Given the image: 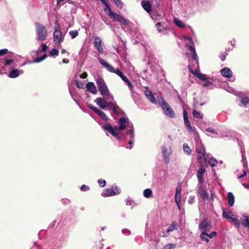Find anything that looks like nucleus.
Listing matches in <instances>:
<instances>
[{
    "mask_svg": "<svg viewBox=\"0 0 249 249\" xmlns=\"http://www.w3.org/2000/svg\"><path fill=\"white\" fill-rule=\"evenodd\" d=\"M53 41L55 44H58L61 42L62 39V34L61 31L59 30V27L58 25L55 27L53 32Z\"/></svg>",
    "mask_w": 249,
    "mask_h": 249,
    "instance_id": "nucleus-12",
    "label": "nucleus"
},
{
    "mask_svg": "<svg viewBox=\"0 0 249 249\" xmlns=\"http://www.w3.org/2000/svg\"><path fill=\"white\" fill-rule=\"evenodd\" d=\"M102 128L104 130H106L110 133L119 141H120L123 139L125 141H127V137H126V135L122 133L121 135H119L117 132L114 131V128L109 123H107L105 124L102 126Z\"/></svg>",
    "mask_w": 249,
    "mask_h": 249,
    "instance_id": "nucleus-4",
    "label": "nucleus"
},
{
    "mask_svg": "<svg viewBox=\"0 0 249 249\" xmlns=\"http://www.w3.org/2000/svg\"><path fill=\"white\" fill-rule=\"evenodd\" d=\"M193 115L194 118L196 119H202L203 118V115L202 114H201L199 112L195 110L193 111Z\"/></svg>",
    "mask_w": 249,
    "mask_h": 249,
    "instance_id": "nucleus-42",
    "label": "nucleus"
},
{
    "mask_svg": "<svg viewBox=\"0 0 249 249\" xmlns=\"http://www.w3.org/2000/svg\"><path fill=\"white\" fill-rule=\"evenodd\" d=\"M47 55L46 53H45L43 55V56L41 57H37L34 59L33 61L35 63H39L41 61L44 60L46 57Z\"/></svg>",
    "mask_w": 249,
    "mask_h": 249,
    "instance_id": "nucleus-41",
    "label": "nucleus"
},
{
    "mask_svg": "<svg viewBox=\"0 0 249 249\" xmlns=\"http://www.w3.org/2000/svg\"><path fill=\"white\" fill-rule=\"evenodd\" d=\"M36 33L37 36L36 39L37 40H44L47 36L45 27L42 24L38 23L36 24Z\"/></svg>",
    "mask_w": 249,
    "mask_h": 249,
    "instance_id": "nucleus-6",
    "label": "nucleus"
},
{
    "mask_svg": "<svg viewBox=\"0 0 249 249\" xmlns=\"http://www.w3.org/2000/svg\"><path fill=\"white\" fill-rule=\"evenodd\" d=\"M158 104L160 106L164 113L168 117L173 118L175 117V114L173 110L164 99L161 96H158Z\"/></svg>",
    "mask_w": 249,
    "mask_h": 249,
    "instance_id": "nucleus-3",
    "label": "nucleus"
},
{
    "mask_svg": "<svg viewBox=\"0 0 249 249\" xmlns=\"http://www.w3.org/2000/svg\"><path fill=\"white\" fill-rule=\"evenodd\" d=\"M188 69L189 71L195 75L199 79L202 81H206L208 80V76L205 74L199 72V64H198V67H196V70H193L190 65L188 66Z\"/></svg>",
    "mask_w": 249,
    "mask_h": 249,
    "instance_id": "nucleus-8",
    "label": "nucleus"
},
{
    "mask_svg": "<svg viewBox=\"0 0 249 249\" xmlns=\"http://www.w3.org/2000/svg\"><path fill=\"white\" fill-rule=\"evenodd\" d=\"M128 86L129 89L132 91V89H133L134 86L132 84V83L130 82L129 79H128L125 82H124Z\"/></svg>",
    "mask_w": 249,
    "mask_h": 249,
    "instance_id": "nucleus-59",
    "label": "nucleus"
},
{
    "mask_svg": "<svg viewBox=\"0 0 249 249\" xmlns=\"http://www.w3.org/2000/svg\"><path fill=\"white\" fill-rule=\"evenodd\" d=\"M150 15L153 19L157 21L160 20L164 16V13L161 11H153Z\"/></svg>",
    "mask_w": 249,
    "mask_h": 249,
    "instance_id": "nucleus-13",
    "label": "nucleus"
},
{
    "mask_svg": "<svg viewBox=\"0 0 249 249\" xmlns=\"http://www.w3.org/2000/svg\"><path fill=\"white\" fill-rule=\"evenodd\" d=\"M14 60L13 59H4V64L5 66H9L11 65L13 62Z\"/></svg>",
    "mask_w": 249,
    "mask_h": 249,
    "instance_id": "nucleus-62",
    "label": "nucleus"
},
{
    "mask_svg": "<svg viewBox=\"0 0 249 249\" xmlns=\"http://www.w3.org/2000/svg\"><path fill=\"white\" fill-rule=\"evenodd\" d=\"M128 86L129 89L132 91V89H133L134 86L132 84V83L130 82L129 79H128L125 82H124Z\"/></svg>",
    "mask_w": 249,
    "mask_h": 249,
    "instance_id": "nucleus-61",
    "label": "nucleus"
},
{
    "mask_svg": "<svg viewBox=\"0 0 249 249\" xmlns=\"http://www.w3.org/2000/svg\"><path fill=\"white\" fill-rule=\"evenodd\" d=\"M90 188L89 187L86 185H82L81 186L80 190L82 192H86L89 190Z\"/></svg>",
    "mask_w": 249,
    "mask_h": 249,
    "instance_id": "nucleus-56",
    "label": "nucleus"
},
{
    "mask_svg": "<svg viewBox=\"0 0 249 249\" xmlns=\"http://www.w3.org/2000/svg\"><path fill=\"white\" fill-rule=\"evenodd\" d=\"M245 218L241 220L242 225L249 229V216H244Z\"/></svg>",
    "mask_w": 249,
    "mask_h": 249,
    "instance_id": "nucleus-34",
    "label": "nucleus"
},
{
    "mask_svg": "<svg viewBox=\"0 0 249 249\" xmlns=\"http://www.w3.org/2000/svg\"><path fill=\"white\" fill-rule=\"evenodd\" d=\"M126 205L131 206L133 207L136 205V203H135L133 200L128 198L126 201Z\"/></svg>",
    "mask_w": 249,
    "mask_h": 249,
    "instance_id": "nucleus-50",
    "label": "nucleus"
},
{
    "mask_svg": "<svg viewBox=\"0 0 249 249\" xmlns=\"http://www.w3.org/2000/svg\"><path fill=\"white\" fill-rule=\"evenodd\" d=\"M128 86L129 89L132 91V89H133L134 86L132 84V83L130 82L129 79H128L125 82H124Z\"/></svg>",
    "mask_w": 249,
    "mask_h": 249,
    "instance_id": "nucleus-58",
    "label": "nucleus"
},
{
    "mask_svg": "<svg viewBox=\"0 0 249 249\" xmlns=\"http://www.w3.org/2000/svg\"><path fill=\"white\" fill-rule=\"evenodd\" d=\"M174 22L176 24V25L180 28H184L185 27V24L178 18H175L174 19Z\"/></svg>",
    "mask_w": 249,
    "mask_h": 249,
    "instance_id": "nucleus-35",
    "label": "nucleus"
},
{
    "mask_svg": "<svg viewBox=\"0 0 249 249\" xmlns=\"http://www.w3.org/2000/svg\"><path fill=\"white\" fill-rule=\"evenodd\" d=\"M183 148L185 153L188 155H190L191 154L192 150L187 143H185L183 144Z\"/></svg>",
    "mask_w": 249,
    "mask_h": 249,
    "instance_id": "nucleus-39",
    "label": "nucleus"
},
{
    "mask_svg": "<svg viewBox=\"0 0 249 249\" xmlns=\"http://www.w3.org/2000/svg\"><path fill=\"white\" fill-rule=\"evenodd\" d=\"M86 88L89 91L93 94H96L97 93L96 87L93 82H88L86 84Z\"/></svg>",
    "mask_w": 249,
    "mask_h": 249,
    "instance_id": "nucleus-24",
    "label": "nucleus"
},
{
    "mask_svg": "<svg viewBox=\"0 0 249 249\" xmlns=\"http://www.w3.org/2000/svg\"><path fill=\"white\" fill-rule=\"evenodd\" d=\"M121 193V189L116 184H113L110 189H107L104 190L101 194L103 197L114 196L119 195Z\"/></svg>",
    "mask_w": 249,
    "mask_h": 249,
    "instance_id": "nucleus-5",
    "label": "nucleus"
},
{
    "mask_svg": "<svg viewBox=\"0 0 249 249\" xmlns=\"http://www.w3.org/2000/svg\"><path fill=\"white\" fill-rule=\"evenodd\" d=\"M206 170L204 167H200L198 168L196 176L198 179V193L200 194L201 198L203 200H206L208 199L209 196L206 190L203 188V184L204 183L203 174L205 172Z\"/></svg>",
    "mask_w": 249,
    "mask_h": 249,
    "instance_id": "nucleus-1",
    "label": "nucleus"
},
{
    "mask_svg": "<svg viewBox=\"0 0 249 249\" xmlns=\"http://www.w3.org/2000/svg\"><path fill=\"white\" fill-rule=\"evenodd\" d=\"M228 203L230 206L232 207L234 203V196L231 192H229L227 195Z\"/></svg>",
    "mask_w": 249,
    "mask_h": 249,
    "instance_id": "nucleus-27",
    "label": "nucleus"
},
{
    "mask_svg": "<svg viewBox=\"0 0 249 249\" xmlns=\"http://www.w3.org/2000/svg\"><path fill=\"white\" fill-rule=\"evenodd\" d=\"M186 46L188 47V51L192 53L193 61H194V60L195 61V63L196 65V67L197 68L198 59L195 48L193 47L192 46L189 45H186Z\"/></svg>",
    "mask_w": 249,
    "mask_h": 249,
    "instance_id": "nucleus-20",
    "label": "nucleus"
},
{
    "mask_svg": "<svg viewBox=\"0 0 249 249\" xmlns=\"http://www.w3.org/2000/svg\"><path fill=\"white\" fill-rule=\"evenodd\" d=\"M131 126L130 129H128L126 131V135L127 137V141H134L135 140V134H134V128L132 123H130Z\"/></svg>",
    "mask_w": 249,
    "mask_h": 249,
    "instance_id": "nucleus-18",
    "label": "nucleus"
},
{
    "mask_svg": "<svg viewBox=\"0 0 249 249\" xmlns=\"http://www.w3.org/2000/svg\"><path fill=\"white\" fill-rule=\"evenodd\" d=\"M175 245L173 244H169L166 245H165L163 249H175Z\"/></svg>",
    "mask_w": 249,
    "mask_h": 249,
    "instance_id": "nucleus-63",
    "label": "nucleus"
},
{
    "mask_svg": "<svg viewBox=\"0 0 249 249\" xmlns=\"http://www.w3.org/2000/svg\"><path fill=\"white\" fill-rule=\"evenodd\" d=\"M130 123L131 122L127 117H121L118 121V124L119 125V126L117 128V129L119 131H122L125 129L126 127L129 128V129H130Z\"/></svg>",
    "mask_w": 249,
    "mask_h": 249,
    "instance_id": "nucleus-7",
    "label": "nucleus"
},
{
    "mask_svg": "<svg viewBox=\"0 0 249 249\" xmlns=\"http://www.w3.org/2000/svg\"><path fill=\"white\" fill-rule=\"evenodd\" d=\"M120 23L123 26H128L130 24H131L132 23L129 21L128 19H125L123 17L122 18V19H121Z\"/></svg>",
    "mask_w": 249,
    "mask_h": 249,
    "instance_id": "nucleus-43",
    "label": "nucleus"
},
{
    "mask_svg": "<svg viewBox=\"0 0 249 249\" xmlns=\"http://www.w3.org/2000/svg\"><path fill=\"white\" fill-rule=\"evenodd\" d=\"M102 3L106 6L105 10L108 12V15L110 16L111 15V13H113L111 10V8L107 3L106 0H101Z\"/></svg>",
    "mask_w": 249,
    "mask_h": 249,
    "instance_id": "nucleus-31",
    "label": "nucleus"
},
{
    "mask_svg": "<svg viewBox=\"0 0 249 249\" xmlns=\"http://www.w3.org/2000/svg\"><path fill=\"white\" fill-rule=\"evenodd\" d=\"M19 75V71L16 69L12 70L9 74V77L12 78H15Z\"/></svg>",
    "mask_w": 249,
    "mask_h": 249,
    "instance_id": "nucleus-30",
    "label": "nucleus"
},
{
    "mask_svg": "<svg viewBox=\"0 0 249 249\" xmlns=\"http://www.w3.org/2000/svg\"><path fill=\"white\" fill-rule=\"evenodd\" d=\"M69 34L71 36L72 39L75 38L78 35V32L77 30H71L69 32Z\"/></svg>",
    "mask_w": 249,
    "mask_h": 249,
    "instance_id": "nucleus-46",
    "label": "nucleus"
},
{
    "mask_svg": "<svg viewBox=\"0 0 249 249\" xmlns=\"http://www.w3.org/2000/svg\"><path fill=\"white\" fill-rule=\"evenodd\" d=\"M211 227V225L208 221L207 218H204L201 220L198 225V228L202 231L207 232V231H209Z\"/></svg>",
    "mask_w": 249,
    "mask_h": 249,
    "instance_id": "nucleus-10",
    "label": "nucleus"
},
{
    "mask_svg": "<svg viewBox=\"0 0 249 249\" xmlns=\"http://www.w3.org/2000/svg\"><path fill=\"white\" fill-rule=\"evenodd\" d=\"M142 8L148 13H150L151 11V5L149 1L147 0H143L141 2Z\"/></svg>",
    "mask_w": 249,
    "mask_h": 249,
    "instance_id": "nucleus-25",
    "label": "nucleus"
},
{
    "mask_svg": "<svg viewBox=\"0 0 249 249\" xmlns=\"http://www.w3.org/2000/svg\"><path fill=\"white\" fill-rule=\"evenodd\" d=\"M96 82L98 90L100 92L101 95L105 98H107L108 100L111 99V100H113V97L110 94L104 80L102 78H99L97 79Z\"/></svg>",
    "mask_w": 249,
    "mask_h": 249,
    "instance_id": "nucleus-2",
    "label": "nucleus"
},
{
    "mask_svg": "<svg viewBox=\"0 0 249 249\" xmlns=\"http://www.w3.org/2000/svg\"><path fill=\"white\" fill-rule=\"evenodd\" d=\"M158 31L162 34H166V31L168 30L169 23L166 22H160L156 25Z\"/></svg>",
    "mask_w": 249,
    "mask_h": 249,
    "instance_id": "nucleus-11",
    "label": "nucleus"
},
{
    "mask_svg": "<svg viewBox=\"0 0 249 249\" xmlns=\"http://www.w3.org/2000/svg\"><path fill=\"white\" fill-rule=\"evenodd\" d=\"M41 46H42V48L41 49L40 48H39L36 51V53L37 55H38L39 54V53H40V52H46L48 47V46L46 45V44H44V43H42L41 44Z\"/></svg>",
    "mask_w": 249,
    "mask_h": 249,
    "instance_id": "nucleus-36",
    "label": "nucleus"
},
{
    "mask_svg": "<svg viewBox=\"0 0 249 249\" xmlns=\"http://www.w3.org/2000/svg\"><path fill=\"white\" fill-rule=\"evenodd\" d=\"M196 151L197 154H206V152L205 150V148L203 145L202 144L201 142L197 144V146L196 147Z\"/></svg>",
    "mask_w": 249,
    "mask_h": 249,
    "instance_id": "nucleus-29",
    "label": "nucleus"
},
{
    "mask_svg": "<svg viewBox=\"0 0 249 249\" xmlns=\"http://www.w3.org/2000/svg\"><path fill=\"white\" fill-rule=\"evenodd\" d=\"M98 61L100 64L104 67L106 68L108 71L112 72L113 71H114V68L111 65L107 63L104 59L99 57L98 58Z\"/></svg>",
    "mask_w": 249,
    "mask_h": 249,
    "instance_id": "nucleus-22",
    "label": "nucleus"
},
{
    "mask_svg": "<svg viewBox=\"0 0 249 249\" xmlns=\"http://www.w3.org/2000/svg\"><path fill=\"white\" fill-rule=\"evenodd\" d=\"M183 119L184 122V124L186 126V128L187 129V130L189 131H191L192 130V127L191 124V123L190 121H189L188 116H187V112L185 109H183Z\"/></svg>",
    "mask_w": 249,
    "mask_h": 249,
    "instance_id": "nucleus-21",
    "label": "nucleus"
},
{
    "mask_svg": "<svg viewBox=\"0 0 249 249\" xmlns=\"http://www.w3.org/2000/svg\"><path fill=\"white\" fill-rule=\"evenodd\" d=\"M102 40L101 38L99 36H96L94 38V40L93 41V44L97 50L98 52L102 54L104 53V51L103 48L102 47Z\"/></svg>",
    "mask_w": 249,
    "mask_h": 249,
    "instance_id": "nucleus-16",
    "label": "nucleus"
},
{
    "mask_svg": "<svg viewBox=\"0 0 249 249\" xmlns=\"http://www.w3.org/2000/svg\"><path fill=\"white\" fill-rule=\"evenodd\" d=\"M122 232L123 234L126 236H129L131 234V231L127 229H123L122 230Z\"/></svg>",
    "mask_w": 249,
    "mask_h": 249,
    "instance_id": "nucleus-51",
    "label": "nucleus"
},
{
    "mask_svg": "<svg viewBox=\"0 0 249 249\" xmlns=\"http://www.w3.org/2000/svg\"><path fill=\"white\" fill-rule=\"evenodd\" d=\"M112 73H114L118 75L119 77L123 74V72L120 70L119 68H117L116 69H114V71H113Z\"/></svg>",
    "mask_w": 249,
    "mask_h": 249,
    "instance_id": "nucleus-64",
    "label": "nucleus"
},
{
    "mask_svg": "<svg viewBox=\"0 0 249 249\" xmlns=\"http://www.w3.org/2000/svg\"><path fill=\"white\" fill-rule=\"evenodd\" d=\"M128 86L129 89L132 91V89H133L134 86L132 84V83L130 82L129 79H128L125 82H124Z\"/></svg>",
    "mask_w": 249,
    "mask_h": 249,
    "instance_id": "nucleus-60",
    "label": "nucleus"
},
{
    "mask_svg": "<svg viewBox=\"0 0 249 249\" xmlns=\"http://www.w3.org/2000/svg\"><path fill=\"white\" fill-rule=\"evenodd\" d=\"M217 163V160L213 157L211 158L209 161V163L212 167H215Z\"/></svg>",
    "mask_w": 249,
    "mask_h": 249,
    "instance_id": "nucleus-38",
    "label": "nucleus"
},
{
    "mask_svg": "<svg viewBox=\"0 0 249 249\" xmlns=\"http://www.w3.org/2000/svg\"><path fill=\"white\" fill-rule=\"evenodd\" d=\"M241 103L244 106H247L249 104V98L247 97L242 98L241 100Z\"/></svg>",
    "mask_w": 249,
    "mask_h": 249,
    "instance_id": "nucleus-49",
    "label": "nucleus"
},
{
    "mask_svg": "<svg viewBox=\"0 0 249 249\" xmlns=\"http://www.w3.org/2000/svg\"><path fill=\"white\" fill-rule=\"evenodd\" d=\"M181 188L180 186H178L176 189L175 193V201L177 203L178 208L180 209V203H181Z\"/></svg>",
    "mask_w": 249,
    "mask_h": 249,
    "instance_id": "nucleus-15",
    "label": "nucleus"
},
{
    "mask_svg": "<svg viewBox=\"0 0 249 249\" xmlns=\"http://www.w3.org/2000/svg\"><path fill=\"white\" fill-rule=\"evenodd\" d=\"M147 99L152 103L154 104L155 105L158 104V99L156 100V98L153 95V93H151L148 97H146Z\"/></svg>",
    "mask_w": 249,
    "mask_h": 249,
    "instance_id": "nucleus-33",
    "label": "nucleus"
},
{
    "mask_svg": "<svg viewBox=\"0 0 249 249\" xmlns=\"http://www.w3.org/2000/svg\"><path fill=\"white\" fill-rule=\"evenodd\" d=\"M200 238L205 240L207 243H209L210 240L207 236V232L205 231H202L200 235Z\"/></svg>",
    "mask_w": 249,
    "mask_h": 249,
    "instance_id": "nucleus-40",
    "label": "nucleus"
},
{
    "mask_svg": "<svg viewBox=\"0 0 249 249\" xmlns=\"http://www.w3.org/2000/svg\"><path fill=\"white\" fill-rule=\"evenodd\" d=\"M59 50L56 48H53L52 49L50 53V56H57L59 54Z\"/></svg>",
    "mask_w": 249,
    "mask_h": 249,
    "instance_id": "nucleus-44",
    "label": "nucleus"
},
{
    "mask_svg": "<svg viewBox=\"0 0 249 249\" xmlns=\"http://www.w3.org/2000/svg\"><path fill=\"white\" fill-rule=\"evenodd\" d=\"M178 225L177 222L176 221H173L167 228L166 232L163 233L162 236L165 237H167L169 235L170 232L173 231L174 230H177L178 229Z\"/></svg>",
    "mask_w": 249,
    "mask_h": 249,
    "instance_id": "nucleus-17",
    "label": "nucleus"
},
{
    "mask_svg": "<svg viewBox=\"0 0 249 249\" xmlns=\"http://www.w3.org/2000/svg\"><path fill=\"white\" fill-rule=\"evenodd\" d=\"M128 86L129 89L132 91V89H133L134 86L132 84V83L130 82L129 79H128L125 82H124Z\"/></svg>",
    "mask_w": 249,
    "mask_h": 249,
    "instance_id": "nucleus-57",
    "label": "nucleus"
},
{
    "mask_svg": "<svg viewBox=\"0 0 249 249\" xmlns=\"http://www.w3.org/2000/svg\"><path fill=\"white\" fill-rule=\"evenodd\" d=\"M88 107L98 114L103 120L105 121H108V118L104 112L91 104H88Z\"/></svg>",
    "mask_w": 249,
    "mask_h": 249,
    "instance_id": "nucleus-9",
    "label": "nucleus"
},
{
    "mask_svg": "<svg viewBox=\"0 0 249 249\" xmlns=\"http://www.w3.org/2000/svg\"><path fill=\"white\" fill-rule=\"evenodd\" d=\"M98 183L100 185L101 187H104L106 185V181L105 180L103 179L102 178L99 179L98 180Z\"/></svg>",
    "mask_w": 249,
    "mask_h": 249,
    "instance_id": "nucleus-52",
    "label": "nucleus"
},
{
    "mask_svg": "<svg viewBox=\"0 0 249 249\" xmlns=\"http://www.w3.org/2000/svg\"><path fill=\"white\" fill-rule=\"evenodd\" d=\"M221 75L226 78H231L232 76V72L231 70L228 68L225 67L220 71Z\"/></svg>",
    "mask_w": 249,
    "mask_h": 249,
    "instance_id": "nucleus-23",
    "label": "nucleus"
},
{
    "mask_svg": "<svg viewBox=\"0 0 249 249\" xmlns=\"http://www.w3.org/2000/svg\"><path fill=\"white\" fill-rule=\"evenodd\" d=\"M110 102H109L108 105L109 106V107H110L113 112L117 115H121L124 113V111L120 108L119 106H118L115 103H113L112 102L113 100L111 99L109 100Z\"/></svg>",
    "mask_w": 249,
    "mask_h": 249,
    "instance_id": "nucleus-14",
    "label": "nucleus"
},
{
    "mask_svg": "<svg viewBox=\"0 0 249 249\" xmlns=\"http://www.w3.org/2000/svg\"><path fill=\"white\" fill-rule=\"evenodd\" d=\"M242 159L241 160V162L243 163V166L244 168L245 169L247 168V160L246 159V157L245 155V154H242Z\"/></svg>",
    "mask_w": 249,
    "mask_h": 249,
    "instance_id": "nucleus-47",
    "label": "nucleus"
},
{
    "mask_svg": "<svg viewBox=\"0 0 249 249\" xmlns=\"http://www.w3.org/2000/svg\"><path fill=\"white\" fill-rule=\"evenodd\" d=\"M143 92L146 97H148V95L152 93L151 91L149 90V88L147 87H146L144 88Z\"/></svg>",
    "mask_w": 249,
    "mask_h": 249,
    "instance_id": "nucleus-54",
    "label": "nucleus"
},
{
    "mask_svg": "<svg viewBox=\"0 0 249 249\" xmlns=\"http://www.w3.org/2000/svg\"><path fill=\"white\" fill-rule=\"evenodd\" d=\"M205 130L206 132L211 133L212 134H217V132H216V131H215L214 129L210 128V127L206 128L205 129Z\"/></svg>",
    "mask_w": 249,
    "mask_h": 249,
    "instance_id": "nucleus-55",
    "label": "nucleus"
},
{
    "mask_svg": "<svg viewBox=\"0 0 249 249\" xmlns=\"http://www.w3.org/2000/svg\"><path fill=\"white\" fill-rule=\"evenodd\" d=\"M143 196L146 198H149L151 196L152 194V191L150 189H146L144 190L143 193Z\"/></svg>",
    "mask_w": 249,
    "mask_h": 249,
    "instance_id": "nucleus-37",
    "label": "nucleus"
},
{
    "mask_svg": "<svg viewBox=\"0 0 249 249\" xmlns=\"http://www.w3.org/2000/svg\"><path fill=\"white\" fill-rule=\"evenodd\" d=\"M223 217L226 219H231L235 215L231 211H226L225 209L223 208Z\"/></svg>",
    "mask_w": 249,
    "mask_h": 249,
    "instance_id": "nucleus-28",
    "label": "nucleus"
},
{
    "mask_svg": "<svg viewBox=\"0 0 249 249\" xmlns=\"http://www.w3.org/2000/svg\"><path fill=\"white\" fill-rule=\"evenodd\" d=\"M207 155H206V154H203V155L202 154H198V156H197V160H198V162L200 164V167H203L202 165H203V161H206V160H207Z\"/></svg>",
    "mask_w": 249,
    "mask_h": 249,
    "instance_id": "nucleus-26",
    "label": "nucleus"
},
{
    "mask_svg": "<svg viewBox=\"0 0 249 249\" xmlns=\"http://www.w3.org/2000/svg\"><path fill=\"white\" fill-rule=\"evenodd\" d=\"M112 18H113L115 21L120 22L121 21L122 18L123 17L122 15H119L116 13L113 12L111 13V15L110 16Z\"/></svg>",
    "mask_w": 249,
    "mask_h": 249,
    "instance_id": "nucleus-32",
    "label": "nucleus"
},
{
    "mask_svg": "<svg viewBox=\"0 0 249 249\" xmlns=\"http://www.w3.org/2000/svg\"><path fill=\"white\" fill-rule=\"evenodd\" d=\"M234 223L235 226L238 228L240 226V222L238 218L236 217L235 215L232 217V218L231 219Z\"/></svg>",
    "mask_w": 249,
    "mask_h": 249,
    "instance_id": "nucleus-45",
    "label": "nucleus"
},
{
    "mask_svg": "<svg viewBox=\"0 0 249 249\" xmlns=\"http://www.w3.org/2000/svg\"><path fill=\"white\" fill-rule=\"evenodd\" d=\"M161 149L163 157H165V156H170L169 153L167 151V148L166 146H162L161 147Z\"/></svg>",
    "mask_w": 249,
    "mask_h": 249,
    "instance_id": "nucleus-48",
    "label": "nucleus"
},
{
    "mask_svg": "<svg viewBox=\"0 0 249 249\" xmlns=\"http://www.w3.org/2000/svg\"><path fill=\"white\" fill-rule=\"evenodd\" d=\"M114 1L119 8H122L123 3L121 0H114Z\"/></svg>",
    "mask_w": 249,
    "mask_h": 249,
    "instance_id": "nucleus-53",
    "label": "nucleus"
},
{
    "mask_svg": "<svg viewBox=\"0 0 249 249\" xmlns=\"http://www.w3.org/2000/svg\"><path fill=\"white\" fill-rule=\"evenodd\" d=\"M95 102L97 105L102 109H105L107 107H109V106L108 105L109 102H107L104 99L101 97L97 98Z\"/></svg>",
    "mask_w": 249,
    "mask_h": 249,
    "instance_id": "nucleus-19",
    "label": "nucleus"
}]
</instances>
